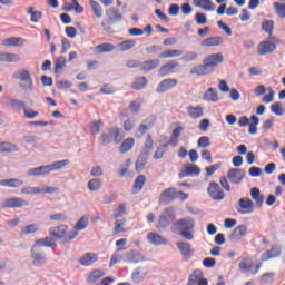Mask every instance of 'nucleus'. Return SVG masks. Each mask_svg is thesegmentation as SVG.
<instances>
[{"instance_id": "obj_1", "label": "nucleus", "mask_w": 285, "mask_h": 285, "mask_svg": "<svg viewBox=\"0 0 285 285\" xmlns=\"http://www.w3.org/2000/svg\"><path fill=\"white\" fill-rule=\"evenodd\" d=\"M224 62V56L222 53H212L203 60V65H197L190 69V75H196L197 77H206L213 72L215 66Z\"/></svg>"}, {"instance_id": "obj_2", "label": "nucleus", "mask_w": 285, "mask_h": 285, "mask_svg": "<svg viewBox=\"0 0 285 285\" xmlns=\"http://www.w3.org/2000/svg\"><path fill=\"white\" fill-rule=\"evenodd\" d=\"M70 164L69 159L58 160L50 165H42L39 167H33L28 169L27 175L28 177H41L43 175H50V173L55 170H61V168H66Z\"/></svg>"}, {"instance_id": "obj_3", "label": "nucleus", "mask_w": 285, "mask_h": 285, "mask_svg": "<svg viewBox=\"0 0 285 285\" xmlns=\"http://www.w3.org/2000/svg\"><path fill=\"white\" fill-rule=\"evenodd\" d=\"M49 235L50 237H55V239H60L61 244H70V242L79 237L78 232L68 233V225H59L56 227H51L49 229Z\"/></svg>"}, {"instance_id": "obj_4", "label": "nucleus", "mask_w": 285, "mask_h": 285, "mask_svg": "<svg viewBox=\"0 0 285 285\" xmlns=\"http://www.w3.org/2000/svg\"><path fill=\"white\" fill-rule=\"evenodd\" d=\"M13 79L24 82V85H20V88H22L24 92H32V90H35V80H32V75H30V71L22 69L13 73Z\"/></svg>"}, {"instance_id": "obj_5", "label": "nucleus", "mask_w": 285, "mask_h": 285, "mask_svg": "<svg viewBox=\"0 0 285 285\" xmlns=\"http://www.w3.org/2000/svg\"><path fill=\"white\" fill-rule=\"evenodd\" d=\"M106 17H107V22H101V27L107 32H110V27H108V24L115 26V23H119V22L124 21V14H121V12H119V9H117V8L107 9Z\"/></svg>"}, {"instance_id": "obj_6", "label": "nucleus", "mask_w": 285, "mask_h": 285, "mask_svg": "<svg viewBox=\"0 0 285 285\" xmlns=\"http://www.w3.org/2000/svg\"><path fill=\"white\" fill-rule=\"evenodd\" d=\"M32 265L37 268H41V266H46L48 264V255H46V252L39 247H35L32 245L30 250Z\"/></svg>"}, {"instance_id": "obj_7", "label": "nucleus", "mask_w": 285, "mask_h": 285, "mask_svg": "<svg viewBox=\"0 0 285 285\" xmlns=\"http://www.w3.org/2000/svg\"><path fill=\"white\" fill-rule=\"evenodd\" d=\"M199 175H202V169L199 168V166L187 163L179 171L178 177L179 179H184L186 177H199Z\"/></svg>"}, {"instance_id": "obj_8", "label": "nucleus", "mask_w": 285, "mask_h": 285, "mask_svg": "<svg viewBox=\"0 0 285 285\" xmlns=\"http://www.w3.org/2000/svg\"><path fill=\"white\" fill-rule=\"evenodd\" d=\"M207 193L209 197L214 199V202H222V199L226 197V195L224 194V189H222V187H219V184L215 181L209 183L207 187Z\"/></svg>"}, {"instance_id": "obj_9", "label": "nucleus", "mask_w": 285, "mask_h": 285, "mask_svg": "<svg viewBox=\"0 0 285 285\" xmlns=\"http://www.w3.org/2000/svg\"><path fill=\"white\" fill-rule=\"evenodd\" d=\"M238 213L240 215H253L255 213V203L248 197H243L238 200Z\"/></svg>"}, {"instance_id": "obj_10", "label": "nucleus", "mask_w": 285, "mask_h": 285, "mask_svg": "<svg viewBox=\"0 0 285 285\" xmlns=\"http://www.w3.org/2000/svg\"><path fill=\"white\" fill-rule=\"evenodd\" d=\"M244 177H246V170L242 168H230L227 171V178L229 179L230 184L239 185L244 181Z\"/></svg>"}, {"instance_id": "obj_11", "label": "nucleus", "mask_w": 285, "mask_h": 285, "mask_svg": "<svg viewBox=\"0 0 285 285\" xmlns=\"http://www.w3.org/2000/svg\"><path fill=\"white\" fill-rule=\"evenodd\" d=\"M178 81L175 78H167L161 80L157 88H156V92H158L159 95L164 94V92H168V90H173V88H175L177 86Z\"/></svg>"}, {"instance_id": "obj_12", "label": "nucleus", "mask_w": 285, "mask_h": 285, "mask_svg": "<svg viewBox=\"0 0 285 285\" xmlns=\"http://www.w3.org/2000/svg\"><path fill=\"white\" fill-rule=\"evenodd\" d=\"M176 230H193L195 228V219L185 217L174 223Z\"/></svg>"}, {"instance_id": "obj_13", "label": "nucleus", "mask_w": 285, "mask_h": 285, "mask_svg": "<svg viewBox=\"0 0 285 285\" xmlns=\"http://www.w3.org/2000/svg\"><path fill=\"white\" fill-rule=\"evenodd\" d=\"M176 246H177L180 255L183 257H185V259H190V257H193L195 250H193V245H190V243L178 242V243H176Z\"/></svg>"}, {"instance_id": "obj_14", "label": "nucleus", "mask_w": 285, "mask_h": 285, "mask_svg": "<svg viewBox=\"0 0 285 285\" xmlns=\"http://www.w3.org/2000/svg\"><path fill=\"white\" fill-rule=\"evenodd\" d=\"M30 203L21 197L7 198L4 200V208H23V206H29Z\"/></svg>"}, {"instance_id": "obj_15", "label": "nucleus", "mask_w": 285, "mask_h": 285, "mask_svg": "<svg viewBox=\"0 0 285 285\" xmlns=\"http://www.w3.org/2000/svg\"><path fill=\"white\" fill-rule=\"evenodd\" d=\"M33 246L36 248H52L55 250L57 248V242H55V238L52 237H45V238H39L35 240Z\"/></svg>"}, {"instance_id": "obj_16", "label": "nucleus", "mask_w": 285, "mask_h": 285, "mask_svg": "<svg viewBox=\"0 0 285 285\" xmlns=\"http://www.w3.org/2000/svg\"><path fill=\"white\" fill-rule=\"evenodd\" d=\"M282 257V246H273L269 250L261 255L262 262H268V259H275Z\"/></svg>"}, {"instance_id": "obj_17", "label": "nucleus", "mask_w": 285, "mask_h": 285, "mask_svg": "<svg viewBox=\"0 0 285 285\" xmlns=\"http://www.w3.org/2000/svg\"><path fill=\"white\" fill-rule=\"evenodd\" d=\"M277 50V46L271 41H263L258 46V55L264 57V55H271V52H275Z\"/></svg>"}, {"instance_id": "obj_18", "label": "nucleus", "mask_w": 285, "mask_h": 285, "mask_svg": "<svg viewBox=\"0 0 285 285\" xmlns=\"http://www.w3.org/2000/svg\"><path fill=\"white\" fill-rule=\"evenodd\" d=\"M160 63L161 60L159 59L146 60L144 62H140V70L142 72H153V70L159 68Z\"/></svg>"}, {"instance_id": "obj_19", "label": "nucleus", "mask_w": 285, "mask_h": 285, "mask_svg": "<svg viewBox=\"0 0 285 285\" xmlns=\"http://www.w3.org/2000/svg\"><path fill=\"white\" fill-rule=\"evenodd\" d=\"M178 66L179 62L177 60H171L158 70V77H168V75H173V70H175V68Z\"/></svg>"}, {"instance_id": "obj_20", "label": "nucleus", "mask_w": 285, "mask_h": 285, "mask_svg": "<svg viewBox=\"0 0 285 285\" xmlns=\"http://www.w3.org/2000/svg\"><path fill=\"white\" fill-rule=\"evenodd\" d=\"M148 242H150L154 246H166L168 244V239L164 238L161 235L151 232L147 235Z\"/></svg>"}, {"instance_id": "obj_21", "label": "nucleus", "mask_w": 285, "mask_h": 285, "mask_svg": "<svg viewBox=\"0 0 285 285\" xmlns=\"http://www.w3.org/2000/svg\"><path fill=\"white\" fill-rule=\"evenodd\" d=\"M125 259L128 264H139L140 262H145V257L142 253L139 252H128L125 254Z\"/></svg>"}, {"instance_id": "obj_22", "label": "nucleus", "mask_w": 285, "mask_h": 285, "mask_svg": "<svg viewBox=\"0 0 285 285\" xmlns=\"http://www.w3.org/2000/svg\"><path fill=\"white\" fill-rule=\"evenodd\" d=\"M97 259H99L97 254H95V253H86L85 255H82L79 258L78 262H79L80 266H92V264H95V262H97Z\"/></svg>"}, {"instance_id": "obj_23", "label": "nucleus", "mask_w": 285, "mask_h": 285, "mask_svg": "<svg viewBox=\"0 0 285 285\" xmlns=\"http://www.w3.org/2000/svg\"><path fill=\"white\" fill-rule=\"evenodd\" d=\"M250 197L255 202L256 208H262V206H264V196L262 195L259 188L253 187L250 189Z\"/></svg>"}, {"instance_id": "obj_24", "label": "nucleus", "mask_w": 285, "mask_h": 285, "mask_svg": "<svg viewBox=\"0 0 285 285\" xmlns=\"http://www.w3.org/2000/svg\"><path fill=\"white\" fill-rule=\"evenodd\" d=\"M0 186H3V188H21L23 181L19 178L2 179Z\"/></svg>"}, {"instance_id": "obj_25", "label": "nucleus", "mask_w": 285, "mask_h": 285, "mask_svg": "<svg viewBox=\"0 0 285 285\" xmlns=\"http://www.w3.org/2000/svg\"><path fill=\"white\" fill-rule=\"evenodd\" d=\"M146 185V176L145 175H139L135 181H134V190L132 195H138V193H141L144 190V186Z\"/></svg>"}, {"instance_id": "obj_26", "label": "nucleus", "mask_w": 285, "mask_h": 285, "mask_svg": "<svg viewBox=\"0 0 285 285\" xmlns=\"http://www.w3.org/2000/svg\"><path fill=\"white\" fill-rule=\"evenodd\" d=\"M187 112H188V116L191 119H200V117H204V107H202V106H197V107L189 106V107H187Z\"/></svg>"}, {"instance_id": "obj_27", "label": "nucleus", "mask_w": 285, "mask_h": 285, "mask_svg": "<svg viewBox=\"0 0 285 285\" xmlns=\"http://www.w3.org/2000/svg\"><path fill=\"white\" fill-rule=\"evenodd\" d=\"M148 154L140 153L136 160V171L141 173L146 168V164H148Z\"/></svg>"}, {"instance_id": "obj_28", "label": "nucleus", "mask_w": 285, "mask_h": 285, "mask_svg": "<svg viewBox=\"0 0 285 285\" xmlns=\"http://www.w3.org/2000/svg\"><path fill=\"white\" fill-rule=\"evenodd\" d=\"M246 230H248V227H247L246 225H239V226H237V227L234 229L233 234L229 236L230 242H233V240H235V239H237V238L239 239V238H242V237H245Z\"/></svg>"}, {"instance_id": "obj_29", "label": "nucleus", "mask_w": 285, "mask_h": 285, "mask_svg": "<svg viewBox=\"0 0 285 285\" xmlns=\"http://www.w3.org/2000/svg\"><path fill=\"white\" fill-rule=\"evenodd\" d=\"M194 3L196 8H202L207 12H213V10H215V4H213L210 0H195Z\"/></svg>"}, {"instance_id": "obj_30", "label": "nucleus", "mask_w": 285, "mask_h": 285, "mask_svg": "<svg viewBox=\"0 0 285 285\" xmlns=\"http://www.w3.org/2000/svg\"><path fill=\"white\" fill-rule=\"evenodd\" d=\"M134 146H135V138H127L121 142L119 147V153H121V155H126V153H129V150H132Z\"/></svg>"}, {"instance_id": "obj_31", "label": "nucleus", "mask_w": 285, "mask_h": 285, "mask_svg": "<svg viewBox=\"0 0 285 285\" xmlns=\"http://www.w3.org/2000/svg\"><path fill=\"white\" fill-rule=\"evenodd\" d=\"M107 135H109L114 144H121V139H124V137L121 136L120 129L118 127L110 128Z\"/></svg>"}, {"instance_id": "obj_32", "label": "nucleus", "mask_w": 285, "mask_h": 285, "mask_svg": "<svg viewBox=\"0 0 285 285\" xmlns=\"http://www.w3.org/2000/svg\"><path fill=\"white\" fill-rule=\"evenodd\" d=\"M203 48H213L215 46H222V39L219 37H210L203 40L200 43Z\"/></svg>"}, {"instance_id": "obj_33", "label": "nucleus", "mask_w": 285, "mask_h": 285, "mask_svg": "<svg viewBox=\"0 0 285 285\" xmlns=\"http://www.w3.org/2000/svg\"><path fill=\"white\" fill-rule=\"evenodd\" d=\"M161 197L167 202H175V199H177V189L169 187L161 193Z\"/></svg>"}, {"instance_id": "obj_34", "label": "nucleus", "mask_w": 285, "mask_h": 285, "mask_svg": "<svg viewBox=\"0 0 285 285\" xmlns=\"http://www.w3.org/2000/svg\"><path fill=\"white\" fill-rule=\"evenodd\" d=\"M203 277L204 273L200 269H195L189 276L187 285H198Z\"/></svg>"}, {"instance_id": "obj_35", "label": "nucleus", "mask_w": 285, "mask_h": 285, "mask_svg": "<svg viewBox=\"0 0 285 285\" xmlns=\"http://www.w3.org/2000/svg\"><path fill=\"white\" fill-rule=\"evenodd\" d=\"M19 147L12 142L2 141L0 142V153H18Z\"/></svg>"}, {"instance_id": "obj_36", "label": "nucleus", "mask_w": 285, "mask_h": 285, "mask_svg": "<svg viewBox=\"0 0 285 285\" xmlns=\"http://www.w3.org/2000/svg\"><path fill=\"white\" fill-rule=\"evenodd\" d=\"M205 101H212L213 104H217L219 101V96H217V90L215 88H209L204 94Z\"/></svg>"}, {"instance_id": "obj_37", "label": "nucleus", "mask_w": 285, "mask_h": 285, "mask_svg": "<svg viewBox=\"0 0 285 285\" xmlns=\"http://www.w3.org/2000/svg\"><path fill=\"white\" fill-rule=\"evenodd\" d=\"M184 55L183 50L174 49V50H166L159 55L160 59H173L175 57H181Z\"/></svg>"}, {"instance_id": "obj_38", "label": "nucleus", "mask_w": 285, "mask_h": 285, "mask_svg": "<svg viewBox=\"0 0 285 285\" xmlns=\"http://www.w3.org/2000/svg\"><path fill=\"white\" fill-rule=\"evenodd\" d=\"M89 6H91V10L97 19H101L104 17V9L99 2L90 0Z\"/></svg>"}, {"instance_id": "obj_39", "label": "nucleus", "mask_w": 285, "mask_h": 285, "mask_svg": "<svg viewBox=\"0 0 285 285\" xmlns=\"http://www.w3.org/2000/svg\"><path fill=\"white\" fill-rule=\"evenodd\" d=\"M135 46H137V41L130 40V39L118 43V48H119L120 52H126L128 50H132V48H135Z\"/></svg>"}, {"instance_id": "obj_40", "label": "nucleus", "mask_w": 285, "mask_h": 285, "mask_svg": "<svg viewBox=\"0 0 285 285\" xmlns=\"http://www.w3.org/2000/svg\"><path fill=\"white\" fill-rule=\"evenodd\" d=\"M154 146H155V141L153 140V136L147 135L145 144H144V149L141 153L150 156V153H151Z\"/></svg>"}, {"instance_id": "obj_41", "label": "nucleus", "mask_w": 285, "mask_h": 285, "mask_svg": "<svg viewBox=\"0 0 285 285\" xmlns=\"http://www.w3.org/2000/svg\"><path fill=\"white\" fill-rule=\"evenodd\" d=\"M28 14L31 16L30 21L32 23H39V20L43 19V13L41 11H35L33 7H29Z\"/></svg>"}, {"instance_id": "obj_42", "label": "nucleus", "mask_w": 285, "mask_h": 285, "mask_svg": "<svg viewBox=\"0 0 285 285\" xmlns=\"http://www.w3.org/2000/svg\"><path fill=\"white\" fill-rule=\"evenodd\" d=\"M168 226H170V220L168 219V216H166V214H161L158 218V224L156 228H158V230H166Z\"/></svg>"}, {"instance_id": "obj_43", "label": "nucleus", "mask_w": 285, "mask_h": 285, "mask_svg": "<svg viewBox=\"0 0 285 285\" xmlns=\"http://www.w3.org/2000/svg\"><path fill=\"white\" fill-rule=\"evenodd\" d=\"M147 85L148 80L146 79V77H139L132 82L131 88L134 90H144V88H146Z\"/></svg>"}, {"instance_id": "obj_44", "label": "nucleus", "mask_w": 285, "mask_h": 285, "mask_svg": "<svg viewBox=\"0 0 285 285\" xmlns=\"http://www.w3.org/2000/svg\"><path fill=\"white\" fill-rule=\"evenodd\" d=\"M0 61L7 62V63H17V61H19V55L1 53Z\"/></svg>"}, {"instance_id": "obj_45", "label": "nucleus", "mask_w": 285, "mask_h": 285, "mask_svg": "<svg viewBox=\"0 0 285 285\" xmlns=\"http://www.w3.org/2000/svg\"><path fill=\"white\" fill-rule=\"evenodd\" d=\"M66 66H67L66 57H63V56L58 57L55 61V69H53L55 75H59V72L61 70H63V68H66Z\"/></svg>"}, {"instance_id": "obj_46", "label": "nucleus", "mask_w": 285, "mask_h": 285, "mask_svg": "<svg viewBox=\"0 0 285 285\" xmlns=\"http://www.w3.org/2000/svg\"><path fill=\"white\" fill-rule=\"evenodd\" d=\"M262 30L267 35L273 36V30H275V21L273 20H264L262 22Z\"/></svg>"}, {"instance_id": "obj_47", "label": "nucleus", "mask_w": 285, "mask_h": 285, "mask_svg": "<svg viewBox=\"0 0 285 285\" xmlns=\"http://www.w3.org/2000/svg\"><path fill=\"white\" fill-rule=\"evenodd\" d=\"M96 50H98V52L100 55H102L104 52H112L115 50V45L110 43V42H104L100 43L96 47Z\"/></svg>"}, {"instance_id": "obj_48", "label": "nucleus", "mask_w": 285, "mask_h": 285, "mask_svg": "<svg viewBox=\"0 0 285 285\" xmlns=\"http://www.w3.org/2000/svg\"><path fill=\"white\" fill-rule=\"evenodd\" d=\"M165 153H168V142H165L160 147H157V149L154 154V159H156V160L164 159Z\"/></svg>"}, {"instance_id": "obj_49", "label": "nucleus", "mask_w": 285, "mask_h": 285, "mask_svg": "<svg viewBox=\"0 0 285 285\" xmlns=\"http://www.w3.org/2000/svg\"><path fill=\"white\" fill-rule=\"evenodd\" d=\"M2 45L12 47L23 46V38H7L3 40Z\"/></svg>"}, {"instance_id": "obj_50", "label": "nucleus", "mask_w": 285, "mask_h": 285, "mask_svg": "<svg viewBox=\"0 0 285 285\" xmlns=\"http://www.w3.org/2000/svg\"><path fill=\"white\" fill-rule=\"evenodd\" d=\"M76 233H79V230H86L88 228V218L86 216H82L75 225Z\"/></svg>"}, {"instance_id": "obj_51", "label": "nucleus", "mask_w": 285, "mask_h": 285, "mask_svg": "<svg viewBox=\"0 0 285 285\" xmlns=\"http://www.w3.org/2000/svg\"><path fill=\"white\" fill-rule=\"evenodd\" d=\"M88 188L91 193H96L101 189V180L99 178H94L88 181Z\"/></svg>"}, {"instance_id": "obj_52", "label": "nucleus", "mask_w": 285, "mask_h": 285, "mask_svg": "<svg viewBox=\"0 0 285 285\" xmlns=\"http://www.w3.org/2000/svg\"><path fill=\"white\" fill-rule=\"evenodd\" d=\"M9 104L13 110H26V102L19 99H10Z\"/></svg>"}, {"instance_id": "obj_53", "label": "nucleus", "mask_w": 285, "mask_h": 285, "mask_svg": "<svg viewBox=\"0 0 285 285\" xmlns=\"http://www.w3.org/2000/svg\"><path fill=\"white\" fill-rule=\"evenodd\" d=\"M199 59V56L195 51H186L185 55L181 57V61H185V63H190V61H197Z\"/></svg>"}, {"instance_id": "obj_54", "label": "nucleus", "mask_w": 285, "mask_h": 285, "mask_svg": "<svg viewBox=\"0 0 285 285\" xmlns=\"http://www.w3.org/2000/svg\"><path fill=\"white\" fill-rule=\"evenodd\" d=\"M21 195H41V189L39 187H23L21 189Z\"/></svg>"}, {"instance_id": "obj_55", "label": "nucleus", "mask_w": 285, "mask_h": 285, "mask_svg": "<svg viewBox=\"0 0 285 285\" xmlns=\"http://www.w3.org/2000/svg\"><path fill=\"white\" fill-rule=\"evenodd\" d=\"M274 10L279 19H285V4L274 2Z\"/></svg>"}, {"instance_id": "obj_56", "label": "nucleus", "mask_w": 285, "mask_h": 285, "mask_svg": "<svg viewBox=\"0 0 285 285\" xmlns=\"http://www.w3.org/2000/svg\"><path fill=\"white\" fill-rule=\"evenodd\" d=\"M271 111L274 115H277V117H282V115H284V107H282V102H274L271 106Z\"/></svg>"}, {"instance_id": "obj_57", "label": "nucleus", "mask_w": 285, "mask_h": 285, "mask_svg": "<svg viewBox=\"0 0 285 285\" xmlns=\"http://www.w3.org/2000/svg\"><path fill=\"white\" fill-rule=\"evenodd\" d=\"M126 214V203H121L115 209L114 219H119V217H124Z\"/></svg>"}, {"instance_id": "obj_58", "label": "nucleus", "mask_w": 285, "mask_h": 285, "mask_svg": "<svg viewBox=\"0 0 285 285\" xmlns=\"http://www.w3.org/2000/svg\"><path fill=\"white\" fill-rule=\"evenodd\" d=\"M39 230V226L37 224H30L22 228L23 235H33V233H37Z\"/></svg>"}, {"instance_id": "obj_59", "label": "nucleus", "mask_w": 285, "mask_h": 285, "mask_svg": "<svg viewBox=\"0 0 285 285\" xmlns=\"http://www.w3.org/2000/svg\"><path fill=\"white\" fill-rule=\"evenodd\" d=\"M126 220L119 222L116 220L115 227H114V235H119V233H126Z\"/></svg>"}, {"instance_id": "obj_60", "label": "nucleus", "mask_w": 285, "mask_h": 285, "mask_svg": "<svg viewBox=\"0 0 285 285\" xmlns=\"http://www.w3.org/2000/svg\"><path fill=\"white\" fill-rule=\"evenodd\" d=\"M238 268L240 273H248L252 271L253 268V264L248 263L246 259H243L239 264H238Z\"/></svg>"}, {"instance_id": "obj_61", "label": "nucleus", "mask_w": 285, "mask_h": 285, "mask_svg": "<svg viewBox=\"0 0 285 285\" xmlns=\"http://www.w3.org/2000/svg\"><path fill=\"white\" fill-rule=\"evenodd\" d=\"M198 148H208L210 146V138L208 136H202L197 141Z\"/></svg>"}, {"instance_id": "obj_62", "label": "nucleus", "mask_w": 285, "mask_h": 285, "mask_svg": "<svg viewBox=\"0 0 285 285\" xmlns=\"http://www.w3.org/2000/svg\"><path fill=\"white\" fill-rule=\"evenodd\" d=\"M91 135H99L101 132V120H95L90 126Z\"/></svg>"}, {"instance_id": "obj_63", "label": "nucleus", "mask_w": 285, "mask_h": 285, "mask_svg": "<svg viewBox=\"0 0 285 285\" xmlns=\"http://www.w3.org/2000/svg\"><path fill=\"white\" fill-rule=\"evenodd\" d=\"M195 21L197 26H206L208 23V19L206 18V14L198 12L195 14Z\"/></svg>"}, {"instance_id": "obj_64", "label": "nucleus", "mask_w": 285, "mask_h": 285, "mask_svg": "<svg viewBox=\"0 0 285 285\" xmlns=\"http://www.w3.org/2000/svg\"><path fill=\"white\" fill-rule=\"evenodd\" d=\"M99 142H100V146H108V144H111L112 140L110 138V134H101L100 137H99Z\"/></svg>"}]
</instances>
